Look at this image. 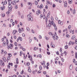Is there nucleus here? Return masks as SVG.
I'll return each mask as SVG.
<instances>
[{"label": "nucleus", "instance_id": "1", "mask_svg": "<svg viewBox=\"0 0 77 77\" xmlns=\"http://www.w3.org/2000/svg\"><path fill=\"white\" fill-rule=\"evenodd\" d=\"M50 35H52V38L53 39H54V41L56 40V38H55V36H57V34H56V32H55L54 35H53V34L52 33V32H50L48 33Z\"/></svg>", "mask_w": 77, "mask_h": 77}, {"label": "nucleus", "instance_id": "2", "mask_svg": "<svg viewBox=\"0 0 77 77\" xmlns=\"http://www.w3.org/2000/svg\"><path fill=\"white\" fill-rule=\"evenodd\" d=\"M28 18L29 21H32L33 20V17L30 14L28 15Z\"/></svg>", "mask_w": 77, "mask_h": 77}, {"label": "nucleus", "instance_id": "3", "mask_svg": "<svg viewBox=\"0 0 77 77\" xmlns=\"http://www.w3.org/2000/svg\"><path fill=\"white\" fill-rule=\"evenodd\" d=\"M14 47V45L13 44H10V45L8 46V47H7V48L8 49H9V48H10V49H12V48Z\"/></svg>", "mask_w": 77, "mask_h": 77}, {"label": "nucleus", "instance_id": "4", "mask_svg": "<svg viewBox=\"0 0 77 77\" xmlns=\"http://www.w3.org/2000/svg\"><path fill=\"white\" fill-rule=\"evenodd\" d=\"M52 22H53V21H51V20H49V24L48 25V26L49 27L51 26V24H53V23H52Z\"/></svg>", "mask_w": 77, "mask_h": 77}, {"label": "nucleus", "instance_id": "5", "mask_svg": "<svg viewBox=\"0 0 77 77\" xmlns=\"http://www.w3.org/2000/svg\"><path fill=\"white\" fill-rule=\"evenodd\" d=\"M51 23H53V26L54 27V28L55 29V30H57V27L56 26V24H55V23H54L53 22H52Z\"/></svg>", "mask_w": 77, "mask_h": 77}, {"label": "nucleus", "instance_id": "6", "mask_svg": "<svg viewBox=\"0 0 77 77\" xmlns=\"http://www.w3.org/2000/svg\"><path fill=\"white\" fill-rule=\"evenodd\" d=\"M19 40H20V41H22L23 40V38H22L20 37H19L17 40V42L19 41Z\"/></svg>", "mask_w": 77, "mask_h": 77}, {"label": "nucleus", "instance_id": "7", "mask_svg": "<svg viewBox=\"0 0 77 77\" xmlns=\"http://www.w3.org/2000/svg\"><path fill=\"white\" fill-rule=\"evenodd\" d=\"M6 45L7 46V47H8V46H9V41H8V39H6Z\"/></svg>", "mask_w": 77, "mask_h": 77}, {"label": "nucleus", "instance_id": "8", "mask_svg": "<svg viewBox=\"0 0 77 77\" xmlns=\"http://www.w3.org/2000/svg\"><path fill=\"white\" fill-rule=\"evenodd\" d=\"M39 14H40V11L38 10V11L36 12V14L37 15H39Z\"/></svg>", "mask_w": 77, "mask_h": 77}, {"label": "nucleus", "instance_id": "9", "mask_svg": "<svg viewBox=\"0 0 77 77\" xmlns=\"http://www.w3.org/2000/svg\"><path fill=\"white\" fill-rule=\"evenodd\" d=\"M1 65H2L3 66H4L5 65V63H4L3 61L2 60L1 61Z\"/></svg>", "mask_w": 77, "mask_h": 77}, {"label": "nucleus", "instance_id": "10", "mask_svg": "<svg viewBox=\"0 0 77 77\" xmlns=\"http://www.w3.org/2000/svg\"><path fill=\"white\" fill-rule=\"evenodd\" d=\"M6 45V42H3L2 45L3 47H5Z\"/></svg>", "mask_w": 77, "mask_h": 77}, {"label": "nucleus", "instance_id": "11", "mask_svg": "<svg viewBox=\"0 0 77 77\" xmlns=\"http://www.w3.org/2000/svg\"><path fill=\"white\" fill-rule=\"evenodd\" d=\"M17 32V31L16 30H14L13 32V35H15L16 34V33Z\"/></svg>", "mask_w": 77, "mask_h": 77}, {"label": "nucleus", "instance_id": "12", "mask_svg": "<svg viewBox=\"0 0 77 77\" xmlns=\"http://www.w3.org/2000/svg\"><path fill=\"white\" fill-rule=\"evenodd\" d=\"M8 5H11L12 0H8Z\"/></svg>", "mask_w": 77, "mask_h": 77}, {"label": "nucleus", "instance_id": "13", "mask_svg": "<svg viewBox=\"0 0 77 77\" xmlns=\"http://www.w3.org/2000/svg\"><path fill=\"white\" fill-rule=\"evenodd\" d=\"M2 59L4 62H6V59L5 58V57H3V58H2Z\"/></svg>", "mask_w": 77, "mask_h": 77}, {"label": "nucleus", "instance_id": "14", "mask_svg": "<svg viewBox=\"0 0 77 77\" xmlns=\"http://www.w3.org/2000/svg\"><path fill=\"white\" fill-rule=\"evenodd\" d=\"M5 7L4 6L3 7H1V9L2 11H3V10H5Z\"/></svg>", "mask_w": 77, "mask_h": 77}, {"label": "nucleus", "instance_id": "15", "mask_svg": "<svg viewBox=\"0 0 77 77\" xmlns=\"http://www.w3.org/2000/svg\"><path fill=\"white\" fill-rule=\"evenodd\" d=\"M67 2H65L64 4V7H65V8H66V7L67 6Z\"/></svg>", "mask_w": 77, "mask_h": 77}, {"label": "nucleus", "instance_id": "16", "mask_svg": "<svg viewBox=\"0 0 77 77\" xmlns=\"http://www.w3.org/2000/svg\"><path fill=\"white\" fill-rule=\"evenodd\" d=\"M28 5H30V6H32V3L30 2H28Z\"/></svg>", "mask_w": 77, "mask_h": 77}, {"label": "nucleus", "instance_id": "17", "mask_svg": "<svg viewBox=\"0 0 77 77\" xmlns=\"http://www.w3.org/2000/svg\"><path fill=\"white\" fill-rule=\"evenodd\" d=\"M71 38H72V39H75V35H73L72 37Z\"/></svg>", "mask_w": 77, "mask_h": 77}, {"label": "nucleus", "instance_id": "18", "mask_svg": "<svg viewBox=\"0 0 77 77\" xmlns=\"http://www.w3.org/2000/svg\"><path fill=\"white\" fill-rule=\"evenodd\" d=\"M16 63H17V64H18V63H19L18 62V58H16Z\"/></svg>", "mask_w": 77, "mask_h": 77}, {"label": "nucleus", "instance_id": "19", "mask_svg": "<svg viewBox=\"0 0 77 77\" xmlns=\"http://www.w3.org/2000/svg\"><path fill=\"white\" fill-rule=\"evenodd\" d=\"M12 3L13 5H16V2H14V1H13L12 2Z\"/></svg>", "mask_w": 77, "mask_h": 77}, {"label": "nucleus", "instance_id": "20", "mask_svg": "<svg viewBox=\"0 0 77 77\" xmlns=\"http://www.w3.org/2000/svg\"><path fill=\"white\" fill-rule=\"evenodd\" d=\"M68 2L70 4H71V3H72V0H69L68 1Z\"/></svg>", "mask_w": 77, "mask_h": 77}, {"label": "nucleus", "instance_id": "21", "mask_svg": "<svg viewBox=\"0 0 77 77\" xmlns=\"http://www.w3.org/2000/svg\"><path fill=\"white\" fill-rule=\"evenodd\" d=\"M6 4H7V1L6 0H5V1L4 4H3V6H5V5H6Z\"/></svg>", "mask_w": 77, "mask_h": 77}, {"label": "nucleus", "instance_id": "22", "mask_svg": "<svg viewBox=\"0 0 77 77\" xmlns=\"http://www.w3.org/2000/svg\"><path fill=\"white\" fill-rule=\"evenodd\" d=\"M69 68H70V69L71 70L72 69V65H70Z\"/></svg>", "mask_w": 77, "mask_h": 77}, {"label": "nucleus", "instance_id": "23", "mask_svg": "<svg viewBox=\"0 0 77 77\" xmlns=\"http://www.w3.org/2000/svg\"><path fill=\"white\" fill-rule=\"evenodd\" d=\"M39 8L40 9H42V8H43V5L42 4L41 5L39 6Z\"/></svg>", "mask_w": 77, "mask_h": 77}, {"label": "nucleus", "instance_id": "24", "mask_svg": "<svg viewBox=\"0 0 77 77\" xmlns=\"http://www.w3.org/2000/svg\"><path fill=\"white\" fill-rule=\"evenodd\" d=\"M26 66H29L30 65V63L28 62V63H26Z\"/></svg>", "mask_w": 77, "mask_h": 77}, {"label": "nucleus", "instance_id": "25", "mask_svg": "<svg viewBox=\"0 0 77 77\" xmlns=\"http://www.w3.org/2000/svg\"><path fill=\"white\" fill-rule=\"evenodd\" d=\"M45 61H43V63H41V65H44V64H45Z\"/></svg>", "mask_w": 77, "mask_h": 77}, {"label": "nucleus", "instance_id": "26", "mask_svg": "<svg viewBox=\"0 0 77 77\" xmlns=\"http://www.w3.org/2000/svg\"><path fill=\"white\" fill-rule=\"evenodd\" d=\"M51 46L52 48H54V47H55V46L54 45H53L52 44H51Z\"/></svg>", "mask_w": 77, "mask_h": 77}, {"label": "nucleus", "instance_id": "27", "mask_svg": "<svg viewBox=\"0 0 77 77\" xmlns=\"http://www.w3.org/2000/svg\"><path fill=\"white\" fill-rule=\"evenodd\" d=\"M8 8H11V7H12V5H11V4H10V5H8Z\"/></svg>", "mask_w": 77, "mask_h": 77}, {"label": "nucleus", "instance_id": "28", "mask_svg": "<svg viewBox=\"0 0 77 77\" xmlns=\"http://www.w3.org/2000/svg\"><path fill=\"white\" fill-rule=\"evenodd\" d=\"M8 65H11V66H12L13 65V63H9Z\"/></svg>", "mask_w": 77, "mask_h": 77}, {"label": "nucleus", "instance_id": "29", "mask_svg": "<svg viewBox=\"0 0 77 77\" xmlns=\"http://www.w3.org/2000/svg\"><path fill=\"white\" fill-rule=\"evenodd\" d=\"M18 31L19 32V33H21V29L20 28L18 29Z\"/></svg>", "mask_w": 77, "mask_h": 77}, {"label": "nucleus", "instance_id": "30", "mask_svg": "<svg viewBox=\"0 0 77 77\" xmlns=\"http://www.w3.org/2000/svg\"><path fill=\"white\" fill-rule=\"evenodd\" d=\"M14 1L16 3H18V2H19V0H15Z\"/></svg>", "mask_w": 77, "mask_h": 77}, {"label": "nucleus", "instance_id": "31", "mask_svg": "<svg viewBox=\"0 0 77 77\" xmlns=\"http://www.w3.org/2000/svg\"><path fill=\"white\" fill-rule=\"evenodd\" d=\"M68 48V46L67 45H66L65 47V49H67Z\"/></svg>", "mask_w": 77, "mask_h": 77}, {"label": "nucleus", "instance_id": "32", "mask_svg": "<svg viewBox=\"0 0 77 77\" xmlns=\"http://www.w3.org/2000/svg\"><path fill=\"white\" fill-rule=\"evenodd\" d=\"M8 55L9 56V57H12V54H8Z\"/></svg>", "mask_w": 77, "mask_h": 77}, {"label": "nucleus", "instance_id": "33", "mask_svg": "<svg viewBox=\"0 0 77 77\" xmlns=\"http://www.w3.org/2000/svg\"><path fill=\"white\" fill-rule=\"evenodd\" d=\"M35 5H38V2L36 1H35Z\"/></svg>", "mask_w": 77, "mask_h": 77}, {"label": "nucleus", "instance_id": "34", "mask_svg": "<svg viewBox=\"0 0 77 77\" xmlns=\"http://www.w3.org/2000/svg\"><path fill=\"white\" fill-rule=\"evenodd\" d=\"M73 14H75V10H73Z\"/></svg>", "mask_w": 77, "mask_h": 77}, {"label": "nucleus", "instance_id": "35", "mask_svg": "<svg viewBox=\"0 0 77 77\" xmlns=\"http://www.w3.org/2000/svg\"><path fill=\"white\" fill-rule=\"evenodd\" d=\"M72 43V42L71 41H70V42L69 43V45H70Z\"/></svg>", "mask_w": 77, "mask_h": 77}, {"label": "nucleus", "instance_id": "36", "mask_svg": "<svg viewBox=\"0 0 77 77\" xmlns=\"http://www.w3.org/2000/svg\"><path fill=\"white\" fill-rule=\"evenodd\" d=\"M26 30L27 31H30V28L29 27L26 28Z\"/></svg>", "mask_w": 77, "mask_h": 77}, {"label": "nucleus", "instance_id": "37", "mask_svg": "<svg viewBox=\"0 0 77 77\" xmlns=\"http://www.w3.org/2000/svg\"><path fill=\"white\" fill-rule=\"evenodd\" d=\"M39 69L40 70H41V69H42V66H39Z\"/></svg>", "mask_w": 77, "mask_h": 77}, {"label": "nucleus", "instance_id": "38", "mask_svg": "<svg viewBox=\"0 0 77 77\" xmlns=\"http://www.w3.org/2000/svg\"><path fill=\"white\" fill-rule=\"evenodd\" d=\"M23 54V52H22V51H20V56H21V54Z\"/></svg>", "mask_w": 77, "mask_h": 77}, {"label": "nucleus", "instance_id": "39", "mask_svg": "<svg viewBox=\"0 0 77 77\" xmlns=\"http://www.w3.org/2000/svg\"><path fill=\"white\" fill-rule=\"evenodd\" d=\"M75 57L76 59H77V53L76 52L75 53Z\"/></svg>", "mask_w": 77, "mask_h": 77}, {"label": "nucleus", "instance_id": "40", "mask_svg": "<svg viewBox=\"0 0 77 77\" xmlns=\"http://www.w3.org/2000/svg\"><path fill=\"white\" fill-rule=\"evenodd\" d=\"M66 38H69V35H66Z\"/></svg>", "mask_w": 77, "mask_h": 77}, {"label": "nucleus", "instance_id": "41", "mask_svg": "<svg viewBox=\"0 0 77 77\" xmlns=\"http://www.w3.org/2000/svg\"><path fill=\"white\" fill-rule=\"evenodd\" d=\"M28 71L29 72H32V70H31V69H28Z\"/></svg>", "mask_w": 77, "mask_h": 77}, {"label": "nucleus", "instance_id": "42", "mask_svg": "<svg viewBox=\"0 0 77 77\" xmlns=\"http://www.w3.org/2000/svg\"><path fill=\"white\" fill-rule=\"evenodd\" d=\"M64 54H65V56H66V54H67V52H66V51H65L64 52Z\"/></svg>", "mask_w": 77, "mask_h": 77}, {"label": "nucleus", "instance_id": "43", "mask_svg": "<svg viewBox=\"0 0 77 77\" xmlns=\"http://www.w3.org/2000/svg\"><path fill=\"white\" fill-rule=\"evenodd\" d=\"M71 28V25H69L68 27V29H70Z\"/></svg>", "mask_w": 77, "mask_h": 77}, {"label": "nucleus", "instance_id": "44", "mask_svg": "<svg viewBox=\"0 0 77 77\" xmlns=\"http://www.w3.org/2000/svg\"><path fill=\"white\" fill-rule=\"evenodd\" d=\"M24 72V70H22V71H21L20 72V73L21 74H23V73Z\"/></svg>", "mask_w": 77, "mask_h": 77}, {"label": "nucleus", "instance_id": "45", "mask_svg": "<svg viewBox=\"0 0 77 77\" xmlns=\"http://www.w3.org/2000/svg\"><path fill=\"white\" fill-rule=\"evenodd\" d=\"M14 44L15 46H17V42H15L14 43Z\"/></svg>", "mask_w": 77, "mask_h": 77}, {"label": "nucleus", "instance_id": "46", "mask_svg": "<svg viewBox=\"0 0 77 77\" xmlns=\"http://www.w3.org/2000/svg\"><path fill=\"white\" fill-rule=\"evenodd\" d=\"M10 59H11L10 57L8 56L7 57V60H10Z\"/></svg>", "mask_w": 77, "mask_h": 77}, {"label": "nucleus", "instance_id": "47", "mask_svg": "<svg viewBox=\"0 0 77 77\" xmlns=\"http://www.w3.org/2000/svg\"><path fill=\"white\" fill-rule=\"evenodd\" d=\"M6 14H10V11H8L6 12Z\"/></svg>", "mask_w": 77, "mask_h": 77}, {"label": "nucleus", "instance_id": "48", "mask_svg": "<svg viewBox=\"0 0 77 77\" xmlns=\"http://www.w3.org/2000/svg\"><path fill=\"white\" fill-rule=\"evenodd\" d=\"M56 39H57H57H59V37H58V36H57L56 37Z\"/></svg>", "mask_w": 77, "mask_h": 77}, {"label": "nucleus", "instance_id": "49", "mask_svg": "<svg viewBox=\"0 0 77 77\" xmlns=\"http://www.w3.org/2000/svg\"><path fill=\"white\" fill-rule=\"evenodd\" d=\"M42 17H43V15H42V14H41L40 16V18H42Z\"/></svg>", "mask_w": 77, "mask_h": 77}, {"label": "nucleus", "instance_id": "50", "mask_svg": "<svg viewBox=\"0 0 77 77\" xmlns=\"http://www.w3.org/2000/svg\"><path fill=\"white\" fill-rule=\"evenodd\" d=\"M4 52V51L3 50H2V52H1V54H3V52Z\"/></svg>", "mask_w": 77, "mask_h": 77}, {"label": "nucleus", "instance_id": "51", "mask_svg": "<svg viewBox=\"0 0 77 77\" xmlns=\"http://www.w3.org/2000/svg\"><path fill=\"white\" fill-rule=\"evenodd\" d=\"M60 52H61V53H62V49L61 48H60Z\"/></svg>", "mask_w": 77, "mask_h": 77}, {"label": "nucleus", "instance_id": "52", "mask_svg": "<svg viewBox=\"0 0 77 77\" xmlns=\"http://www.w3.org/2000/svg\"><path fill=\"white\" fill-rule=\"evenodd\" d=\"M15 8L17 9L18 8V6H17V5H16L15 6Z\"/></svg>", "mask_w": 77, "mask_h": 77}, {"label": "nucleus", "instance_id": "53", "mask_svg": "<svg viewBox=\"0 0 77 77\" xmlns=\"http://www.w3.org/2000/svg\"><path fill=\"white\" fill-rule=\"evenodd\" d=\"M37 49V48H36V47H35L34 48V50H35V51H36V50Z\"/></svg>", "mask_w": 77, "mask_h": 77}, {"label": "nucleus", "instance_id": "54", "mask_svg": "<svg viewBox=\"0 0 77 77\" xmlns=\"http://www.w3.org/2000/svg\"><path fill=\"white\" fill-rule=\"evenodd\" d=\"M67 31V29H65L63 30V32H66Z\"/></svg>", "mask_w": 77, "mask_h": 77}, {"label": "nucleus", "instance_id": "55", "mask_svg": "<svg viewBox=\"0 0 77 77\" xmlns=\"http://www.w3.org/2000/svg\"><path fill=\"white\" fill-rule=\"evenodd\" d=\"M47 54L48 55H50V52L48 51V52H47Z\"/></svg>", "mask_w": 77, "mask_h": 77}, {"label": "nucleus", "instance_id": "56", "mask_svg": "<svg viewBox=\"0 0 77 77\" xmlns=\"http://www.w3.org/2000/svg\"><path fill=\"white\" fill-rule=\"evenodd\" d=\"M60 23H61V21L60 20H58V24H60Z\"/></svg>", "mask_w": 77, "mask_h": 77}, {"label": "nucleus", "instance_id": "57", "mask_svg": "<svg viewBox=\"0 0 77 77\" xmlns=\"http://www.w3.org/2000/svg\"><path fill=\"white\" fill-rule=\"evenodd\" d=\"M47 2L48 4H50V1H47Z\"/></svg>", "mask_w": 77, "mask_h": 77}, {"label": "nucleus", "instance_id": "58", "mask_svg": "<svg viewBox=\"0 0 77 77\" xmlns=\"http://www.w3.org/2000/svg\"><path fill=\"white\" fill-rule=\"evenodd\" d=\"M63 24V22H62V21L61 22V23H60V25H61L62 26V25Z\"/></svg>", "mask_w": 77, "mask_h": 77}, {"label": "nucleus", "instance_id": "59", "mask_svg": "<svg viewBox=\"0 0 77 77\" xmlns=\"http://www.w3.org/2000/svg\"><path fill=\"white\" fill-rule=\"evenodd\" d=\"M12 25L13 26L15 25V22H13L12 23Z\"/></svg>", "mask_w": 77, "mask_h": 77}, {"label": "nucleus", "instance_id": "60", "mask_svg": "<svg viewBox=\"0 0 77 77\" xmlns=\"http://www.w3.org/2000/svg\"><path fill=\"white\" fill-rule=\"evenodd\" d=\"M14 39H16L17 38V36L16 35H14Z\"/></svg>", "mask_w": 77, "mask_h": 77}, {"label": "nucleus", "instance_id": "61", "mask_svg": "<svg viewBox=\"0 0 77 77\" xmlns=\"http://www.w3.org/2000/svg\"><path fill=\"white\" fill-rule=\"evenodd\" d=\"M75 43H76V44H77V39H76L75 40Z\"/></svg>", "mask_w": 77, "mask_h": 77}, {"label": "nucleus", "instance_id": "62", "mask_svg": "<svg viewBox=\"0 0 77 77\" xmlns=\"http://www.w3.org/2000/svg\"><path fill=\"white\" fill-rule=\"evenodd\" d=\"M21 31H22V32H23V31H24V29H23V28H21Z\"/></svg>", "mask_w": 77, "mask_h": 77}, {"label": "nucleus", "instance_id": "63", "mask_svg": "<svg viewBox=\"0 0 77 77\" xmlns=\"http://www.w3.org/2000/svg\"><path fill=\"white\" fill-rule=\"evenodd\" d=\"M73 62L74 63V62H75V59H74L73 60Z\"/></svg>", "mask_w": 77, "mask_h": 77}, {"label": "nucleus", "instance_id": "64", "mask_svg": "<svg viewBox=\"0 0 77 77\" xmlns=\"http://www.w3.org/2000/svg\"><path fill=\"white\" fill-rule=\"evenodd\" d=\"M12 77H17V75H14L13 76H12Z\"/></svg>", "mask_w": 77, "mask_h": 77}]
</instances>
